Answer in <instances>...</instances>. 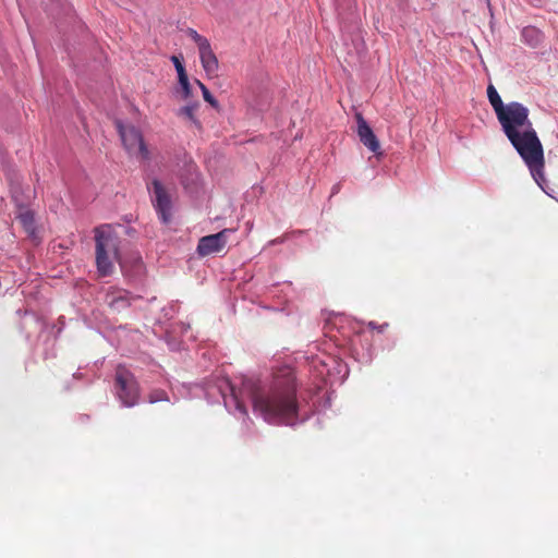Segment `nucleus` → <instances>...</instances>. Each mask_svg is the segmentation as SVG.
<instances>
[{
    "label": "nucleus",
    "instance_id": "1",
    "mask_svg": "<svg viewBox=\"0 0 558 558\" xmlns=\"http://www.w3.org/2000/svg\"><path fill=\"white\" fill-rule=\"evenodd\" d=\"M487 96L505 135L527 166L537 185L549 195L544 174V149L529 118L530 110L518 101L505 105L492 84L487 87Z\"/></svg>",
    "mask_w": 558,
    "mask_h": 558
},
{
    "label": "nucleus",
    "instance_id": "2",
    "mask_svg": "<svg viewBox=\"0 0 558 558\" xmlns=\"http://www.w3.org/2000/svg\"><path fill=\"white\" fill-rule=\"evenodd\" d=\"M253 410L270 424L294 425L299 417L298 384L294 371L289 366L275 369L264 380L253 378L243 381Z\"/></svg>",
    "mask_w": 558,
    "mask_h": 558
},
{
    "label": "nucleus",
    "instance_id": "3",
    "mask_svg": "<svg viewBox=\"0 0 558 558\" xmlns=\"http://www.w3.org/2000/svg\"><path fill=\"white\" fill-rule=\"evenodd\" d=\"M96 264L101 276H108L113 271V260L125 269V263L120 258L118 239L112 233L110 226L105 225L95 229Z\"/></svg>",
    "mask_w": 558,
    "mask_h": 558
},
{
    "label": "nucleus",
    "instance_id": "4",
    "mask_svg": "<svg viewBox=\"0 0 558 558\" xmlns=\"http://www.w3.org/2000/svg\"><path fill=\"white\" fill-rule=\"evenodd\" d=\"M117 398L124 407L132 408L138 403L140 386L135 376L123 365H118L114 375Z\"/></svg>",
    "mask_w": 558,
    "mask_h": 558
},
{
    "label": "nucleus",
    "instance_id": "5",
    "mask_svg": "<svg viewBox=\"0 0 558 558\" xmlns=\"http://www.w3.org/2000/svg\"><path fill=\"white\" fill-rule=\"evenodd\" d=\"M117 129L124 148L130 155H135L143 160L150 159V153L144 142L142 132L133 125H123L117 122Z\"/></svg>",
    "mask_w": 558,
    "mask_h": 558
},
{
    "label": "nucleus",
    "instance_id": "6",
    "mask_svg": "<svg viewBox=\"0 0 558 558\" xmlns=\"http://www.w3.org/2000/svg\"><path fill=\"white\" fill-rule=\"evenodd\" d=\"M146 187L150 195L151 204L161 221L163 223L170 222L172 208L171 196L163 183L158 179H153L150 182L146 183Z\"/></svg>",
    "mask_w": 558,
    "mask_h": 558
},
{
    "label": "nucleus",
    "instance_id": "7",
    "mask_svg": "<svg viewBox=\"0 0 558 558\" xmlns=\"http://www.w3.org/2000/svg\"><path fill=\"white\" fill-rule=\"evenodd\" d=\"M233 229H223L222 231L203 236L197 245V253L201 256H208L221 252L228 241V234L232 233Z\"/></svg>",
    "mask_w": 558,
    "mask_h": 558
},
{
    "label": "nucleus",
    "instance_id": "8",
    "mask_svg": "<svg viewBox=\"0 0 558 558\" xmlns=\"http://www.w3.org/2000/svg\"><path fill=\"white\" fill-rule=\"evenodd\" d=\"M357 123V136L362 144L376 155H381L380 144L373 130L363 118L362 113L355 114Z\"/></svg>",
    "mask_w": 558,
    "mask_h": 558
},
{
    "label": "nucleus",
    "instance_id": "9",
    "mask_svg": "<svg viewBox=\"0 0 558 558\" xmlns=\"http://www.w3.org/2000/svg\"><path fill=\"white\" fill-rule=\"evenodd\" d=\"M105 302L112 311L120 313L131 305V294L123 289L110 288L106 293Z\"/></svg>",
    "mask_w": 558,
    "mask_h": 558
},
{
    "label": "nucleus",
    "instance_id": "10",
    "mask_svg": "<svg viewBox=\"0 0 558 558\" xmlns=\"http://www.w3.org/2000/svg\"><path fill=\"white\" fill-rule=\"evenodd\" d=\"M197 49L199 53L201 63L205 72L210 76L217 75L219 62L215 52L211 49L210 43H207Z\"/></svg>",
    "mask_w": 558,
    "mask_h": 558
},
{
    "label": "nucleus",
    "instance_id": "11",
    "mask_svg": "<svg viewBox=\"0 0 558 558\" xmlns=\"http://www.w3.org/2000/svg\"><path fill=\"white\" fill-rule=\"evenodd\" d=\"M16 219L22 225L24 231L32 238H36V222L34 213L23 206H19Z\"/></svg>",
    "mask_w": 558,
    "mask_h": 558
},
{
    "label": "nucleus",
    "instance_id": "12",
    "mask_svg": "<svg viewBox=\"0 0 558 558\" xmlns=\"http://www.w3.org/2000/svg\"><path fill=\"white\" fill-rule=\"evenodd\" d=\"M197 108H198V104H192V105L184 106L179 109L178 116L190 120L191 122H193L196 125H199V122L195 117V111Z\"/></svg>",
    "mask_w": 558,
    "mask_h": 558
},
{
    "label": "nucleus",
    "instance_id": "13",
    "mask_svg": "<svg viewBox=\"0 0 558 558\" xmlns=\"http://www.w3.org/2000/svg\"><path fill=\"white\" fill-rule=\"evenodd\" d=\"M147 400L149 403H156L159 401H169V397L165 390L154 389L148 393Z\"/></svg>",
    "mask_w": 558,
    "mask_h": 558
},
{
    "label": "nucleus",
    "instance_id": "14",
    "mask_svg": "<svg viewBox=\"0 0 558 558\" xmlns=\"http://www.w3.org/2000/svg\"><path fill=\"white\" fill-rule=\"evenodd\" d=\"M199 86L203 97L205 101H207L213 108L219 109V102L215 99V97L210 94L209 89L201 82L196 81Z\"/></svg>",
    "mask_w": 558,
    "mask_h": 558
},
{
    "label": "nucleus",
    "instance_id": "15",
    "mask_svg": "<svg viewBox=\"0 0 558 558\" xmlns=\"http://www.w3.org/2000/svg\"><path fill=\"white\" fill-rule=\"evenodd\" d=\"M522 35L525 38V40H527L531 45H536L541 34L534 27H525L522 32Z\"/></svg>",
    "mask_w": 558,
    "mask_h": 558
},
{
    "label": "nucleus",
    "instance_id": "16",
    "mask_svg": "<svg viewBox=\"0 0 558 558\" xmlns=\"http://www.w3.org/2000/svg\"><path fill=\"white\" fill-rule=\"evenodd\" d=\"M187 36L196 44L197 48L204 46L205 44L209 43V40L199 35L195 29L189 28L186 31Z\"/></svg>",
    "mask_w": 558,
    "mask_h": 558
},
{
    "label": "nucleus",
    "instance_id": "17",
    "mask_svg": "<svg viewBox=\"0 0 558 558\" xmlns=\"http://www.w3.org/2000/svg\"><path fill=\"white\" fill-rule=\"evenodd\" d=\"M178 78H179V84L182 87L184 98H189L191 96V85L189 82L187 74L180 75V76H178Z\"/></svg>",
    "mask_w": 558,
    "mask_h": 558
},
{
    "label": "nucleus",
    "instance_id": "18",
    "mask_svg": "<svg viewBox=\"0 0 558 558\" xmlns=\"http://www.w3.org/2000/svg\"><path fill=\"white\" fill-rule=\"evenodd\" d=\"M171 61L173 62L175 70L178 72V76L186 74L185 68L183 63L181 62L180 58L177 56L171 57Z\"/></svg>",
    "mask_w": 558,
    "mask_h": 558
},
{
    "label": "nucleus",
    "instance_id": "19",
    "mask_svg": "<svg viewBox=\"0 0 558 558\" xmlns=\"http://www.w3.org/2000/svg\"><path fill=\"white\" fill-rule=\"evenodd\" d=\"M368 327L373 330H377L378 332H384L385 329L388 327V324L387 323H384L381 325H378L377 323L375 322H369L368 323Z\"/></svg>",
    "mask_w": 558,
    "mask_h": 558
},
{
    "label": "nucleus",
    "instance_id": "20",
    "mask_svg": "<svg viewBox=\"0 0 558 558\" xmlns=\"http://www.w3.org/2000/svg\"><path fill=\"white\" fill-rule=\"evenodd\" d=\"M142 266H143V263H142V259L140 256H137L135 258V267H136V271H140L142 269Z\"/></svg>",
    "mask_w": 558,
    "mask_h": 558
},
{
    "label": "nucleus",
    "instance_id": "21",
    "mask_svg": "<svg viewBox=\"0 0 558 558\" xmlns=\"http://www.w3.org/2000/svg\"><path fill=\"white\" fill-rule=\"evenodd\" d=\"M339 190H340V184H339V183H338V184H335V185L332 186V194L338 193V192H339Z\"/></svg>",
    "mask_w": 558,
    "mask_h": 558
},
{
    "label": "nucleus",
    "instance_id": "22",
    "mask_svg": "<svg viewBox=\"0 0 558 558\" xmlns=\"http://www.w3.org/2000/svg\"><path fill=\"white\" fill-rule=\"evenodd\" d=\"M238 408L245 414L246 413V410L241 405V404H238Z\"/></svg>",
    "mask_w": 558,
    "mask_h": 558
},
{
    "label": "nucleus",
    "instance_id": "23",
    "mask_svg": "<svg viewBox=\"0 0 558 558\" xmlns=\"http://www.w3.org/2000/svg\"><path fill=\"white\" fill-rule=\"evenodd\" d=\"M230 389H231L232 396H233L234 398H236L233 387H231V386H230Z\"/></svg>",
    "mask_w": 558,
    "mask_h": 558
}]
</instances>
